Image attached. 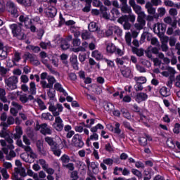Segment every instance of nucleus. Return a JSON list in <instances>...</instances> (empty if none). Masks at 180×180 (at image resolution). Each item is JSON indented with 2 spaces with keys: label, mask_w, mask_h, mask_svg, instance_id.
Instances as JSON below:
<instances>
[{
  "label": "nucleus",
  "mask_w": 180,
  "mask_h": 180,
  "mask_svg": "<svg viewBox=\"0 0 180 180\" xmlns=\"http://www.w3.org/2000/svg\"><path fill=\"white\" fill-rule=\"evenodd\" d=\"M103 129H105V127H103V125H102L101 124H98L91 128L90 131H91V133H93V134L89 136L86 141V144L89 147V146H91V141H97V140H99V135L96 134V131H98V130H103Z\"/></svg>",
  "instance_id": "1"
},
{
  "label": "nucleus",
  "mask_w": 180,
  "mask_h": 180,
  "mask_svg": "<svg viewBox=\"0 0 180 180\" xmlns=\"http://www.w3.org/2000/svg\"><path fill=\"white\" fill-rule=\"evenodd\" d=\"M0 136L3 137V139H6V141H8L9 144H11L10 146H6V142L4 140L0 141V143L2 147H4L3 151L4 154L8 155V153H9V150H8V148L9 150H13V148H15V146L12 145V143H13V140L11 139V137L9 136V134H8V133L6 132H2V134H0Z\"/></svg>",
  "instance_id": "2"
},
{
  "label": "nucleus",
  "mask_w": 180,
  "mask_h": 180,
  "mask_svg": "<svg viewBox=\"0 0 180 180\" xmlns=\"http://www.w3.org/2000/svg\"><path fill=\"white\" fill-rule=\"evenodd\" d=\"M10 28L15 37L20 39H25V32L22 30V24H12L10 25Z\"/></svg>",
  "instance_id": "3"
},
{
  "label": "nucleus",
  "mask_w": 180,
  "mask_h": 180,
  "mask_svg": "<svg viewBox=\"0 0 180 180\" xmlns=\"http://www.w3.org/2000/svg\"><path fill=\"white\" fill-rule=\"evenodd\" d=\"M18 82H19V80L16 76H11L5 79L6 86L8 91L16 89L18 88V85H16Z\"/></svg>",
  "instance_id": "4"
},
{
  "label": "nucleus",
  "mask_w": 180,
  "mask_h": 180,
  "mask_svg": "<svg viewBox=\"0 0 180 180\" xmlns=\"http://www.w3.org/2000/svg\"><path fill=\"white\" fill-rule=\"evenodd\" d=\"M52 127L56 131H62L64 129V122L61 119V117L55 116V122L52 124Z\"/></svg>",
  "instance_id": "5"
},
{
  "label": "nucleus",
  "mask_w": 180,
  "mask_h": 180,
  "mask_svg": "<svg viewBox=\"0 0 180 180\" xmlns=\"http://www.w3.org/2000/svg\"><path fill=\"white\" fill-rule=\"evenodd\" d=\"M86 164L87 165V168L89 171V169L92 170V172L94 174H99V164L98 162H91V160H89V158H87L86 159Z\"/></svg>",
  "instance_id": "6"
},
{
  "label": "nucleus",
  "mask_w": 180,
  "mask_h": 180,
  "mask_svg": "<svg viewBox=\"0 0 180 180\" xmlns=\"http://www.w3.org/2000/svg\"><path fill=\"white\" fill-rule=\"evenodd\" d=\"M49 111L52 112L53 116H60V113L63 112L64 107L60 103L56 104V107L51 105L49 107Z\"/></svg>",
  "instance_id": "7"
},
{
  "label": "nucleus",
  "mask_w": 180,
  "mask_h": 180,
  "mask_svg": "<svg viewBox=\"0 0 180 180\" xmlns=\"http://www.w3.org/2000/svg\"><path fill=\"white\" fill-rule=\"evenodd\" d=\"M167 29V25L164 23H160L158 22L155 25V27L153 28V32L156 34H160V33H165V30Z\"/></svg>",
  "instance_id": "8"
},
{
  "label": "nucleus",
  "mask_w": 180,
  "mask_h": 180,
  "mask_svg": "<svg viewBox=\"0 0 180 180\" xmlns=\"http://www.w3.org/2000/svg\"><path fill=\"white\" fill-rule=\"evenodd\" d=\"M72 143L75 147H79L80 148L84 147V141L81 139L79 134L74 135L72 139Z\"/></svg>",
  "instance_id": "9"
},
{
  "label": "nucleus",
  "mask_w": 180,
  "mask_h": 180,
  "mask_svg": "<svg viewBox=\"0 0 180 180\" xmlns=\"http://www.w3.org/2000/svg\"><path fill=\"white\" fill-rule=\"evenodd\" d=\"M7 9L8 12L12 13L15 18L18 17V8L15 6V4L12 1L7 2Z\"/></svg>",
  "instance_id": "10"
},
{
  "label": "nucleus",
  "mask_w": 180,
  "mask_h": 180,
  "mask_svg": "<svg viewBox=\"0 0 180 180\" xmlns=\"http://www.w3.org/2000/svg\"><path fill=\"white\" fill-rule=\"evenodd\" d=\"M147 99H148V95L146 93L141 92L136 94L135 101L138 103H141V102H144L147 101Z\"/></svg>",
  "instance_id": "11"
},
{
  "label": "nucleus",
  "mask_w": 180,
  "mask_h": 180,
  "mask_svg": "<svg viewBox=\"0 0 180 180\" xmlns=\"http://www.w3.org/2000/svg\"><path fill=\"white\" fill-rule=\"evenodd\" d=\"M118 22H119V23H121V25H123V23H124L123 26H124V29L125 30H129V29H130V27L131 26L130 25V23H129V22H127V15L120 18L118 19Z\"/></svg>",
  "instance_id": "12"
},
{
  "label": "nucleus",
  "mask_w": 180,
  "mask_h": 180,
  "mask_svg": "<svg viewBox=\"0 0 180 180\" xmlns=\"http://www.w3.org/2000/svg\"><path fill=\"white\" fill-rule=\"evenodd\" d=\"M38 127L42 134H51V129L47 126V124H42L39 125Z\"/></svg>",
  "instance_id": "13"
},
{
  "label": "nucleus",
  "mask_w": 180,
  "mask_h": 180,
  "mask_svg": "<svg viewBox=\"0 0 180 180\" xmlns=\"http://www.w3.org/2000/svg\"><path fill=\"white\" fill-rule=\"evenodd\" d=\"M20 22L24 23L25 27H29L32 25V19L27 16L20 15L19 18Z\"/></svg>",
  "instance_id": "14"
},
{
  "label": "nucleus",
  "mask_w": 180,
  "mask_h": 180,
  "mask_svg": "<svg viewBox=\"0 0 180 180\" xmlns=\"http://www.w3.org/2000/svg\"><path fill=\"white\" fill-rule=\"evenodd\" d=\"M40 57L41 58V61L43 64H45L48 68H50V66L49 65V61H50V57L47 56V54L44 52L40 53Z\"/></svg>",
  "instance_id": "15"
},
{
  "label": "nucleus",
  "mask_w": 180,
  "mask_h": 180,
  "mask_svg": "<svg viewBox=\"0 0 180 180\" xmlns=\"http://www.w3.org/2000/svg\"><path fill=\"white\" fill-rule=\"evenodd\" d=\"M101 11L103 18L105 19H110V14L108 12V8L105 6L101 7Z\"/></svg>",
  "instance_id": "16"
},
{
  "label": "nucleus",
  "mask_w": 180,
  "mask_h": 180,
  "mask_svg": "<svg viewBox=\"0 0 180 180\" xmlns=\"http://www.w3.org/2000/svg\"><path fill=\"white\" fill-rule=\"evenodd\" d=\"M45 141L46 143H47V144H49V146H50L51 148H54L56 146L58 145V143L54 142V140H53V138L51 137H49V136L46 137Z\"/></svg>",
  "instance_id": "17"
},
{
  "label": "nucleus",
  "mask_w": 180,
  "mask_h": 180,
  "mask_svg": "<svg viewBox=\"0 0 180 180\" xmlns=\"http://www.w3.org/2000/svg\"><path fill=\"white\" fill-rule=\"evenodd\" d=\"M54 86H55V89L63 94L64 96H68V94L67 93V91H65V90L63 89V86L59 83H56Z\"/></svg>",
  "instance_id": "18"
},
{
  "label": "nucleus",
  "mask_w": 180,
  "mask_h": 180,
  "mask_svg": "<svg viewBox=\"0 0 180 180\" xmlns=\"http://www.w3.org/2000/svg\"><path fill=\"white\" fill-rule=\"evenodd\" d=\"M111 15H110L111 19H117V18L120 16V12L117 8H114L111 10Z\"/></svg>",
  "instance_id": "19"
},
{
  "label": "nucleus",
  "mask_w": 180,
  "mask_h": 180,
  "mask_svg": "<svg viewBox=\"0 0 180 180\" xmlns=\"http://www.w3.org/2000/svg\"><path fill=\"white\" fill-rule=\"evenodd\" d=\"M121 72L123 77H125L126 78H130V77H131V70H130L129 68H126L125 69H122Z\"/></svg>",
  "instance_id": "20"
},
{
  "label": "nucleus",
  "mask_w": 180,
  "mask_h": 180,
  "mask_svg": "<svg viewBox=\"0 0 180 180\" xmlns=\"http://www.w3.org/2000/svg\"><path fill=\"white\" fill-rule=\"evenodd\" d=\"M104 109L106 110V112H108V113H112V112L115 110V105L112 104V103H108L104 106Z\"/></svg>",
  "instance_id": "21"
},
{
  "label": "nucleus",
  "mask_w": 180,
  "mask_h": 180,
  "mask_svg": "<svg viewBox=\"0 0 180 180\" xmlns=\"http://www.w3.org/2000/svg\"><path fill=\"white\" fill-rule=\"evenodd\" d=\"M91 56L94 57V58L96 59L98 61H99V60H102L103 58V56L102 53H101V52L98 51H94L91 53Z\"/></svg>",
  "instance_id": "22"
},
{
  "label": "nucleus",
  "mask_w": 180,
  "mask_h": 180,
  "mask_svg": "<svg viewBox=\"0 0 180 180\" xmlns=\"http://www.w3.org/2000/svg\"><path fill=\"white\" fill-rule=\"evenodd\" d=\"M121 11L123 13H131V7L129 6L127 4L122 5L121 7Z\"/></svg>",
  "instance_id": "23"
},
{
  "label": "nucleus",
  "mask_w": 180,
  "mask_h": 180,
  "mask_svg": "<svg viewBox=\"0 0 180 180\" xmlns=\"http://www.w3.org/2000/svg\"><path fill=\"white\" fill-rule=\"evenodd\" d=\"M48 13L51 18H54L57 15V8L56 7H49Z\"/></svg>",
  "instance_id": "24"
},
{
  "label": "nucleus",
  "mask_w": 180,
  "mask_h": 180,
  "mask_svg": "<svg viewBox=\"0 0 180 180\" xmlns=\"http://www.w3.org/2000/svg\"><path fill=\"white\" fill-rule=\"evenodd\" d=\"M134 81L138 84H146L147 82V79L145 77H135L134 78Z\"/></svg>",
  "instance_id": "25"
},
{
  "label": "nucleus",
  "mask_w": 180,
  "mask_h": 180,
  "mask_svg": "<svg viewBox=\"0 0 180 180\" xmlns=\"http://www.w3.org/2000/svg\"><path fill=\"white\" fill-rule=\"evenodd\" d=\"M167 11L165 10V8L164 7H160L158 8V15H155V18H158V16L162 17L164 15H165Z\"/></svg>",
  "instance_id": "26"
},
{
  "label": "nucleus",
  "mask_w": 180,
  "mask_h": 180,
  "mask_svg": "<svg viewBox=\"0 0 180 180\" xmlns=\"http://www.w3.org/2000/svg\"><path fill=\"white\" fill-rule=\"evenodd\" d=\"M41 118L44 119V120H54V117L50 112L42 113Z\"/></svg>",
  "instance_id": "27"
},
{
  "label": "nucleus",
  "mask_w": 180,
  "mask_h": 180,
  "mask_svg": "<svg viewBox=\"0 0 180 180\" xmlns=\"http://www.w3.org/2000/svg\"><path fill=\"white\" fill-rule=\"evenodd\" d=\"M89 30H90V32H96V30H98V25L96 22H90L89 25Z\"/></svg>",
  "instance_id": "28"
},
{
  "label": "nucleus",
  "mask_w": 180,
  "mask_h": 180,
  "mask_svg": "<svg viewBox=\"0 0 180 180\" xmlns=\"http://www.w3.org/2000/svg\"><path fill=\"white\" fill-rule=\"evenodd\" d=\"M15 131L16 133L14 135L15 139H20V136L23 134V131H22V128H20V127H16Z\"/></svg>",
  "instance_id": "29"
},
{
  "label": "nucleus",
  "mask_w": 180,
  "mask_h": 180,
  "mask_svg": "<svg viewBox=\"0 0 180 180\" xmlns=\"http://www.w3.org/2000/svg\"><path fill=\"white\" fill-rule=\"evenodd\" d=\"M132 51L134 54H136V56H138L139 57H141V56L144 54V51H143V49H139L135 47H132Z\"/></svg>",
  "instance_id": "30"
},
{
  "label": "nucleus",
  "mask_w": 180,
  "mask_h": 180,
  "mask_svg": "<svg viewBox=\"0 0 180 180\" xmlns=\"http://www.w3.org/2000/svg\"><path fill=\"white\" fill-rule=\"evenodd\" d=\"M6 95V93L5 92V89H0V100L2 102H8V100L6 99V97L5 96Z\"/></svg>",
  "instance_id": "31"
},
{
  "label": "nucleus",
  "mask_w": 180,
  "mask_h": 180,
  "mask_svg": "<svg viewBox=\"0 0 180 180\" xmlns=\"http://www.w3.org/2000/svg\"><path fill=\"white\" fill-rule=\"evenodd\" d=\"M160 94L162 96H169V91H168V89L165 86L160 89Z\"/></svg>",
  "instance_id": "32"
},
{
  "label": "nucleus",
  "mask_w": 180,
  "mask_h": 180,
  "mask_svg": "<svg viewBox=\"0 0 180 180\" xmlns=\"http://www.w3.org/2000/svg\"><path fill=\"white\" fill-rule=\"evenodd\" d=\"M125 41L128 46H131V34L130 32H126Z\"/></svg>",
  "instance_id": "33"
},
{
  "label": "nucleus",
  "mask_w": 180,
  "mask_h": 180,
  "mask_svg": "<svg viewBox=\"0 0 180 180\" xmlns=\"http://www.w3.org/2000/svg\"><path fill=\"white\" fill-rule=\"evenodd\" d=\"M106 49L108 53H115V51H116V46H115L113 44H108Z\"/></svg>",
  "instance_id": "34"
},
{
  "label": "nucleus",
  "mask_w": 180,
  "mask_h": 180,
  "mask_svg": "<svg viewBox=\"0 0 180 180\" xmlns=\"http://www.w3.org/2000/svg\"><path fill=\"white\" fill-rule=\"evenodd\" d=\"M30 92L32 95H36V84H34L33 82L30 83Z\"/></svg>",
  "instance_id": "35"
},
{
  "label": "nucleus",
  "mask_w": 180,
  "mask_h": 180,
  "mask_svg": "<svg viewBox=\"0 0 180 180\" xmlns=\"http://www.w3.org/2000/svg\"><path fill=\"white\" fill-rule=\"evenodd\" d=\"M57 147H58V145H56L55 147L52 148L51 150L53 151L54 155L60 157V155H61V150L58 149Z\"/></svg>",
  "instance_id": "36"
},
{
  "label": "nucleus",
  "mask_w": 180,
  "mask_h": 180,
  "mask_svg": "<svg viewBox=\"0 0 180 180\" xmlns=\"http://www.w3.org/2000/svg\"><path fill=\"white\" fill-rule=\"evenodd\" d=\"M22 148H24V150L25 151H27V153H30V157H32V158H36V154H34V153H33L32 151V148H30V146H22Z\"/></svg>",
  "instance_id": "37"
},
{
  "label": "nucleus",
  "mask_w": 180,
  "mask_h": 180,
  "mask_svg": "<svg viewBox=\"0 0 180 180\" xmlns=\"http://www.w3.org/2000/svg\"><path fill=\"white\" fill-rule=\"evenodd\" d=\"M18 4L24 5L25 6H30L32 5L31 0H18Z\"/></svg>",
  "instance_id": "38"
},
{
  "label": "nucleus",
  "mask_w": 180,
  "mask_h": 180,
  "mask_svg": "<svg viewBox=\"0 0 180 180\" xmlns=\"http://www.w3.org/2000/svg\"><path fill=\"white\" fill-rule=\"evenodd\" d=\"M112 131H114V133L116 134H120L122 133V130H120V124L116 122Z\"/></svg>",
  "instance_id": "39"
},
{
  "label": "nucleus",
  "mask_w": 180,
  "mask_h": 180,
  "mask_svg": "<svg viewBox=\"0 0 180 180\" xmlns=\"http://www.w3.org/2000/svg\"><path fill=\"white\" fill-rule=\"evenodd\" d=\"M148 140H150V137H148V136L141 137L139 139V143L141 144V146H147Z\"/></svg>",
  "instance_id": "40"
},
{
  "label": "nucleus",
  "mask_w": 180,
  "mask_h": 180,
  "mask_svg": "<svg viewBox=\"0 0 180 180\" xmlns=\"http://www.w3.org/2000/svg\"><path fill=\"white\" fill-rule=\"evenodd\" d=\"M60 23H65L66 26H74V25H75V22L72 20H70L65 22V20L61 19Z\"/></svg>",
  "instance_id": "41"
},
{
  "label": "nucleus",
  "mask_w": 180,
  "mask_h": 180,
  "mask_svg": "<svg viewBox=\"0 0 180 180\" xmlns=\"http://www.w3.org/2000/svg\"><path fill=\"white\" fill-rule=\"evenodd\" d=\"M112 29H113V32L114 33H115V34H117V36H122V33H123V32L122 31V30H120L119 27L113 25V27Z\"/></svg>",
  "instance_id": "42"
},
{
  "label": "nucleus",
  "mask_w": 180,
  "mask_h": 180,
  "mask_svg": "<svg viewBox=\"0 0 180 180\" xmlns=\"http://www.w3.org/2000/svg\"><path fill=\"white\" fill-rule=\"evenodd\" d=\"M47 81L49 82L48 84H49V85H51V87L53 88V85H54V84L56 83V79L54 78V77L48 76Z\"/></svg>",
  "instance_id": "43"
},
{
  "label": "nucleus",
  "mask_w": 180,
  "mask_h": 180,
  "mask_svg": "<svg viewBox=\"0 0 180 180\" xmlns=\"http://www.w3.org/2000/svg\"><path fill=\"white\" fill-rule=\"evenodd\" d=\"M61 42H62V44H61L60 47L63 50H68V49H70V44H68V42H67V41L62 40Z\"/></svg>",
  "instance_id": "44"
},
{
  "label": "nucleus",
  "mask_w": 180,
  "mask_h": 180,
  "mask_svg": "<svg viewBox=\"0 0 180 180\" xmlns=\"http://www.w3.org/2000/svg\"><path fill=\"white\" fill-rule=\"evenodd\" d=\"M138 22H144L143 19L146 18V13L144 11H141L140 13H138Z\"/></svg>",
  "instance_id": "45"
},
{
  "label": "nucleus",
  "mask_w": 180,
  "mask_h": 180,
  "mask_svg": "<svg viewBox=\"0 0 180 180\" xmlns=\"http://www.w3.org/2000/svg\"><path fill=\"white\" fill-rule=\"evenodd\" d=\"M0 172L1 173V175L4 179H9V174H8V171L6 169H1L0 170Z\"/></svg>",
  "instance_id": "46"
},
{
  "label": "nucleus",
  "mask_w": 180,
  "mask_h": 180,
  "mask_svg": "<svg viewBox=\"0 0 180 180\" xmlns=\"http://www.w3.org/2000/svg\"><path fill=\"white\" fill-rule=\"evenodd\" d=\"M86 5L83 8L84 12H89L91 11V0H86Z\"/></svg>",
  "instance_id": "47"
},
{
  "label": "nucleus",
  "mask_w": 180,
  "mask_h": 180,
  "mask_svg": "<svg viewBox=\"0 0 180 180\" xmlns=\"http://www.w3.org/2000/svg\"><path fill=\"white\" fill-rule=\"evenodd\" d=\"M37 147L39 151H40L41 153V154H46V152H44V150H43V143H41V141H38L37 143Z\"/></svg>",
  "instance_id": "48"
},
{
  "label": "nucleus",
  "mask_w": 180,
  "mask_h": 180,
  "mask_svg": "<svg viewBox=\"0 0 180 180\" xmlns=\"http://www.w3.org/2000/svg\"><path fill=\"white\" fill-rule=\"evenodd\" d=\"M131 172L132 174H134V175H136V176H138V178H142L143 176V174L141 173V172L136 169H132Z\"/></svg>",
  "instance_id": "49"
},
{
  "label": "nucleus",
  "mask_w": 180,
  "mask_h": 180,
  "mask_svg": "<svg viewBox=\"0 0 180 180\" xmlns=\"http://www.w3.org/2000/svg\"><path fill=\"white\" fill-rule=\"evenodd\" d=\"M89 37H91V34L87 31H84L82 34V39H83V40H88Z\"/></svg>",
  "instance_id": "50"
},
{
  "label": "nucleus",
  "mask_w": 180,
  "mask_h": 180,
  "mask_svg": "<svg viewBox=\"0 0 180 180\" xmlns=\"http://www.w3.org/2000/svg\"><path fill=\"white\" fill-rule=\"evenodd\" d=\"M61 161L63 162V164H68V162H70V157L67 155H63L61 158Z\"/></svg>",
  "instance_id": "51"
},
{
  "label": "nucleus",
  "mask_w": 180,
  "mask_h": 180,
  "mask_svg": "<svg viewBox=\"0 0 180 180\" xmlns=\"http://www.w3.org/2000/svg\"><path fill=\"white\" fill-rule=\"evenodd\" d=\"M121 112H122L124 117H126L127 119H130V117H131L130 113H129V111H127V110L122 109V110H121Z\"/></svg>",
  "instance_id": "52"
},
{
  "label": "nucleus",
  "mask_w": 180,
  "mask_h": 180,
  "mask_svg": "<svg viewBox=\"0 0 180 180\" xmlns=\"http://www.w3.org/2000/svg\"><path fill=\"white\" fill-rule=\"evenodd\" d=\"M20 81L23 84H27L29 82V77L27 75H22L20 77Z\"/></svg>",
  "instance_id": "53"
},
{
  "label": "nucleus",
  "mask_w": 180,
  "mask_h": 180,
  "mask_svg": "<svg viewBox=\"0 0 180 180\" xmlns=\"http://www.w3.org/2000/svg\"><path fill=\"white\" fill-rule=\"evenodd\" d=\"M103 162L105 163V165H113V160L110 158L104 159Z\"/></svg>",
  "instance_id": "54"
},
{
  "label": "nucleus",
  "mask_w": 180,
  "mask_h": 180,
  "mask_svg": "<svg viewBox=\"0 0 180 180\" xmlns=\"http://www.w3.org/2000/svg\"><path fill=\"white\" fill-rule=\"evenodd\" d=\"M41 85L42 86V88H51V86L49 84V83H47V82H46V80H41Z\"/></svg>",
  "instance_id": "55"
},
{
  "label": "nucleus",
  "mask_w": 180,
  "mask_h": 180,
  "mask_svg": "<svg viewBox=\"0 0 180 180\" xmlns=\"http://www.w3.org/2000/svg\"><path fill=\"white\" fill-rule=\"evenodd\" d=\"M144 27V21L139 22V23L135 24V28L137 29V30H141L143 27Z\"/></svg>",
  "instance_id": "56"
},
{
  "label": "nucleus",
  "mask_w": 180,
  "mask_h": 180,
  "mask_svg": "<svg viewBox=\"0 0 180 180\" xmlns=\"http://www.w3.org/2000/svg\"><path fill=\"white\" fill-rule=\"evenodd\" d=\"M11 104L13 106V108L18 111L22 109V105H19L18 103L15 101H13Z\"/></svg>",
  "instance_id": "57"
},
{
  "label": "nucleus",
  "mask_w": 180,
  "mask_h": 180,
  "mask_svg": "<svg viewBox=\"0 0 180 180\" xmlns=\"http://www.w3.org/2000/svg\"><path fill=\"white\" fill-rule=\"evenodd\" d=\"M173 131L176 134H179V133L180 132V124L176 123L175 124Z\"/></svg>",
  "instance_id": "58"
},
{
  "label": "nucleus",
  "mask_w": 180,
  "mask_h": 180,
  "mask_svg": "<svg viewBox=\"0 0 180 180\" xmlns=\"http://www.w3.org/2000/svg\"><path fill=\"white\" fill-rule=\"evenodd\" d=\"M134 89L136 91H143V85L141 84H140V83H136L134 85Z\"/></svg>",
  "instance_id": "59"
},
{
  "label": "nucleus",
  "mask_w": 180,
  "mask_h": 180,
  "mask_svg": "<svg viewBox=\"0 0 180 180\" xmlns=\"http://www.w3.org/2000/svg\"><path fill=\"white\" fill-rule=\"evenodd\" d=\"M70 61L72 64H75L78 63V57L76 55H72L70 58Z\"/></svg>",
  "instance_id": "60"
},
{
  "label": "nucleus",
  "mask_w": 180,
  "mask_h": 180,
  "mask_svg": "<svg viewBox=\"0 0 180 180\" xmlns=\"http://www.w3.org/2000/svg\"><path fill=\"white\" fill-rule=\"evenodd\" d=\"M113 25L109 27L108 30L106 31L105 34L107 36H112L113 34Z\"/></svg>",
  "instance_id": "61"
},
{
  "label": "nucleus",
  "mask_w": 180,
  "mask_h": 180,
  "mask_svg": "<svg viewBox=\"0 0 180 180\" xmlns=\"http://www.w3.org/2000/svg\"><path fill=\"white\" fill-rule=\"evenodd\" d=\"M133 10L134 11L135 13H136V15L138 13H139L140 12H142L143 11L141 10V6L136 5V6L133 8Z\"/></svg>",
  "instance_id": "62"
},
{
  "label": "nucleus",
  "mask_w": 180,
  "mask_h": 180,
  "mask_svg": "<svg viewBox=\"0 0 180 180\" xmlns=\"http://www.w3.org/2000/svg\"><path fill=\"white\" fill-rule=\"evenodd\" d=\"M86 127H91L92 125L95 124V120L91 119V120H86Z\"/></svg>",
  "instance_id": "63"
},
{
  "label": "nucleus",
  "mask_w": 180,
  "mask_h": 180,
  "mask_svg": "<svg viewBox=\"0 0 180 180\" xmlns=\"http://www.w3.org/2000/svg\"><path fill=\"white\" fill-rule=\"evenodd\" d=\"M37 162L38 164H40V165H41L44 169H45V168L47 167V165H46V160L43 159L39 160Z\"/></svg>",
  "instance_id": "64"
}]
</instances>
